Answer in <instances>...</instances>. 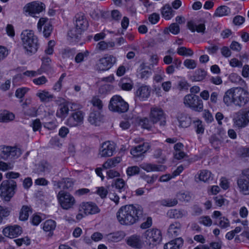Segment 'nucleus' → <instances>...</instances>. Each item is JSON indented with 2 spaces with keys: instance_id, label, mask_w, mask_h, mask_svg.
<instances>
[{
  "instance_id": "51",
  "label": "nucleus",
  "mask_w": 249,
  "mask_h": 249,
  "mask_svg": "<svg viewBox=\"0 0 249 249\" xmlns=\"http://www.w3.org/2000/svg\"><path fill=\"white\" fill-rule=\"evenodd\" d=\"M177 53L181 56H192L194 52L190 48L185 47H180L177 49Z\"/></svg>"
},
{
  "instance_id": "23",
  "label": "nucleus",
  "mask_w": 249,
  "mask_h": 249,
  "mask_svg": "<svg viewBox=\"0 0 249 249\" xmlns=\"http://www.w3.org/2000/svg\"><path fill=\"white\" fill-rule=\"evenodd\" d=\"M115 146L110 142H104L100 149V154L101 157H110L113 155L115 151Z\"/></svg>"
},
{
  "instance_id": "2",
  "label": "nucleus",
  "mask_w": 249,
  "mask_h": 249,
  "mask_svg": "<svg viewBox=\"0 0 249 249\" xmlns=\"http://www.w3.org/2000/svg\"><path fill=\"white\" fill-rule=\"evenodd\" d=\"M223 102L228 106L232 104L235 107H243L249 103V92L241 87L231 88L225 93Z\"/></svg>"
},
{
  "instance_id": "33",
  "label": "nucleus",
  "mask_w": 249,
  "mask_h": 249,
  "mask_svg": "<svg viewBox=\"0 0 249 249\" xmlns=\"http://www.w3.org/2000/svg\"><path fill=\"white\" fill-rule=\"evenodd\" d=\"M42 65L39 69L42 72H51L53 69L51 65V59L48 56H44L41 58Z\"/></svg>"
},
{
  "instance_id": "13",
  "label": "nucleus",
  "mask_w": 249,
  "mask_h": 249,
  "mask_svg": "<svg viewBox=\"0 0 249 249\" xmlns=\"http://www.w3.org/2000/svg\"><path fill=\"white\" fill-rule=\"evenodd\" d=\"M84 113L81 110L72 112L67 119L66 124L70 127H77L83 124Z\"/></svg>"
},
{
  "instance_id": "45",
  "label": "nucleus",
  "mask_w": 249,
  "mask_h": 249,
  "mask_svg": "<svg viewBox=\"0 0 249 249\" xmlns=\"http://www.w3.org/2000/svg\"><path fill=\"white\" fill-rule=\"evenodd\" d=\"M37 96L39 97L41 101L45 102L52 101L54 98L53 94H50L48 91H43L42 92L37 93Z\"/></svg>"
},
{
  "instance_id": "62",
  "label": "nucleus",
  "mask_w": 249,
  "mask_h": 249,
  "mask_svg": "<svg viewBox=\"0 0 249 249\" xmlns=\"http://www.w3.org/2000/svg\"><path fill=\"white\" fill-rule=\"evenodd\" d=\"M183 64L189 69H194L196 67V62L194 59H186L184 61Z\"/></svg>"
},
{
  "instance_id": "53",
  "label": "nucleus",
  "mask_w": 249,
  "mask_h": 249,
  "mask_svg": "<svg viewBox=\"0 0 249 249\" xmlns=\"http://www.w3.org/2000/svg\"><path fill=\"white\" fill-rule=\"evenodd\" d=\"M30 208L27 206H23L19 213V218L21 221L26 220L29 217Z\"/></svg>"
},
{
  "instance_id": "61",
  "label": "nucleus",
  "mask_w": 249,
  "mask_h": 249,
  "mask_svg": "<svg viewBox=\"0 0 249 249\" xmlns=\"http://www.w3.org/2000/svg\"><path fill=\"white\" fill-rule=\"evenodd\" d=\"M14 241L18 246H21L23 244L28 246L31 244V240L28 237L17 239Z\"/></svg>"
},
{
  "instance_id": "20",
  "label": "nucleus",
  "mask_w": 249,
  "mask_h": 249,
  "mask_svg": "<svg viewBox=\"0 0 249 249\" xmlns=\"http://www.w3.org/2000/svg\"><path fill=\"white\" fill-rule=\"evenodd\" d=\"M43 26H44L43 31V36L46 38L50 36L53 29V26L49 21L48 18H41L39 19L37 23V29L38 31H41Z\"/></svg>"
},
{
  "instance_id": "4",
  "label": "nucleus",
  "mask_w": 249,
  "mask_h": 249,
  "mask_svg": "<svg viewBox=\"0 0 249 249\" xmlns=\"http://www.w3.org/2000/svg\"><path fill=\"white\" fill-rule=\"evenodd\" d=\"M17 188L14 180H4L0 185V196L2 200L9 202L14 196Z\"/></svg>"
},
{
  "instance_id": "5",
  "label": "nucleus",
  "mask_w": 249,
  "mask_h": 249,
  "mask_svg": "<svg viewBox=\"0 0 249 249\" xmlns=\"http://www.w3.org/2000/svg\"><path fill=\"white\" fill-rule=\"evenodd\" d=\"M144 241L149 249H153L161 241V233L157 229L146 230L143 234Z\"/></svg>"
},
{
  "instance_id": "12",
  "label": "nucleus",
  "mask_w": 249,
  "mask_h": 249,
  "mask_svg": "<svg viewBox=\"0 0 249 249\" xmlns=\"http://www.w3.org/2000/svg\"><path fill=\"white\" fill-rule=\"evenodd\" d=\"M21 153L19 149L14 147L4 146L2 148L0 156L1 159L6 160H13L18 158Z\"/></svg>"
},
{
  "instance_id": "60",
  "label": "nucleus",
  "mask_w": 249,
  "mask_h": 249,
  "mask_svg": "<svg viewBox=\"0 0 249 249\" xmlns=\"http://www.w3.org/2000/svg\"><path fill=\"white\" fill-rule=\"evenodd\" d=\"M178 199L182 202H189L191 199V196L188 193H179L178 194Z\"/></svg>"
},
{
  "instance_id": "29",
  "label": "nucleus",
  "mask_w": 249,
  "mask_h": 249,
  "mask_svg": "<svg viewBox=\"0 0 249 249\" xmlns=\"http://www.w3.org/2000/svg\"><path fill=\"white\" fill-rule=\"evenodd\" d=\"M184 241L181 237L176 238L164 245V249H180L183 245Z\"/></svg>"
},
{
  "instance_id": "40",
  "label": "nucleus",
  "mask_w": 249,
  "mask_h": 249,
  "mask_svg": "<svg viewBox=\"0 0 249 249\" xmlns=\"http://www.w3.org/2000/svg\"><path fill=\"white\" fill-rule=\"evenodd\" d=\"M56 227V222L55 221L50 219L46 220L43 224V229L46 232H49V234L52 235L53 231Z\"/></svg>"
},
{
  "instance_id": "42",
  "label": "nucleus",
  "mask_w": 249,
  "mask_h": 249,
  "mask_svg": "<svg viewBox=\"0 0 249 249\" xmlns=\"http://www.w3.org/2000/svg\"><path fill=\"white\" fill-rule=\"evenodd\" d=\"M82 32L81 30L75 27L68 32V35L71 38L72 41H76L80 38Z\"/></svg>"
},
{
  "instance_id": "52",
  "label": "nucleus",
  "mask_w": 249,
  "mask_h": 249,
  "mask_svg": "<svg viewBox=\"0 0 249 249\" xmlns=\"http://www.w3.org/2000/svg\"><path fill=\"white\" fill-rule=\"evenodd\" d=\"M209 141L212 146L215 149H219L221 144V141L215 135H212L209 138Z\"/></svg>"
},
{
  "instance_id": "47",
  "label": "nucleus",
  "mask_w": 249,
  "mask_h": 249,
  "mask_svg": "<svg viewBox=\"0 0 249 249\" xmlns=\"http://www.w3.org/2000/svg\"><path fill=\"white\" fill-rule=\"evenodd\" d=\"M193 124L197 134H203L204 132L205 127L202 121L199 119H197L194 121Z\"/></svg>"
},
{
  "instance_id": "46",
  "label": "nucleus",
  "mask_w": 249,
  "mask_h": 249,
  "mask_svg": "<svg viewBox=\"0 0 249 249\" xmlns=\"http://www.w3.org/2000/svg\"><path fill=\"white\" fill-rule=\"evenodd\" d=\"M153 156L155 159H159V160L158 162L160 164L164 163L166 160L165 157L162 155V150L160 148L155 149Z\"/></svg>"
},
{
  "instance_id": "59",
  "label": "nucleus",
  "mask_w": 249,
  "mask_h": 249,
  "mask_svg": "<svg viewBox=\"0 0 249 249\" xmlns=\"http://www.w3.org/2000/svg\"><path fill=\"white\" fill-rule=\"evenodd\" d=\"M66 76V73H63L58 80L55 83L53 86V89L57 92L59 91L62 88V83L64 78Z\"/></svg>"
},
{
  "instance_id": "31",
  "label": "nucleus",
  "mask_w": 249,
  "mask_h": 249,
  "mask_svg": "<svg viewBox=\"0 0 249 249\" xmlns=\"http://www.w3.org/2000/svg\"><path fill=\"white\" fill-rule=\"evenodd\" d=\"M167 214L170 218L180 219L187 215V212L182 209H171L169 210Z\"/></svg>"
},
{
  "instance_id": "32",
  "label": "nucleus",
  "mask_w": 249,
  "mask_h": 249,
  "mask_svg": "<svg viewBox=\"0 0 249 249\" xmlns=\"http://www.w3.org/2000/svg\"><path fill=\"white\" fill-rule=\"evenodd\" d=\"M75 27L82 31L88 26V21L82 14H77L75 17Z\"/></svg>"
},
{
  "instance_id": "6",
  "label": "nucleus",
  "mask_w": 249,
  "mask_h": 249,
  "mask_svg": "<svg viewBox=\"0 0 249 249\" xmlns=\"http://www.w3.org/2000/svg\"><path fill=\"white\" fill-rule=\"evenodd\" d=\"M185 107L196 112H201L203 109V104L202 100L197 95L194 94L186 95L183 99Z\"/></svg>"
},
{
  "instance_id": "58",
  "label": "nucleus",
  "mask_w": 249,
  "mask_h": 249,
  "mask_svg": "<svg viewBox=\"0 0 249 249\" xmlns=\"http://www.w3.org/2000/svg\"><path fill=\"white\" fill-rule=\"evenodd\" d=\"M75 51L74 49L66 48L62 51V57L64 58H69L74 55Z\"/></svg>"
},
{
  "instance_id": "55",
  "label": "nucleus",
  "mask_w": 249,
  "mask_h": 249,
  "mask_svg": "<svg viewBox=\"0 0 249 249\" xmlns=\"http://www.w3.org/2000/svg\"><path fill=\"white\" fill-rule=\"evenodd\" d=\"M229 80L233 83L240 84L242 85V83H244L245 81L242 78L235 73H231L229 77Z\"/></svg>"
},
{
  "instance_id": "30",
  "label": "nucleus",
  "mask_w": 249,
  "mask_h": 249,
  "mask_svg": "<svg viewBox=\"0 0 249 249\" xmlns=\"http://www.w3.org/2000/svg\"><path fill=\"white\" fill-rule=\"evenodd\" d=\"M70 105L67 103L61 104L56 111V115L57 117L64 119L65 118L70 111L69 106Z\"/></svg>"
},
{
  "instance_id": "26",
  "label": "nucleus",
  "mask_w": 249,
  "mask_h": 249,
  "mask_svg": "<svg viewBox=\"0 0 249 249\" xmlns=\"http://www.w3.org/2000/svg\"><path fill=\"white\" fill-rule=\"evenodd\" d=\"M140 167L144 171L150 172L152 171H164L165 167L161 165H157L149 163H143L140 165Z\"/></svg>"
},
{
  "instance_id": "10",
  "label": "nucleus",
  "mask_w": 249,
  "mask_h": 249,
  "mask_svg": "<svg viewBox=\"0 0 249 249\" xmlns=\"http://www.w3.org/2000/svg\"><path fill=\"white\" fill-rule=\"evenodd\" d=\"M45 5L42 2L39 3L36 1H33L27 4L23 8L24 12L28 13V14L33 17H37L36 15L45 10Z\"/></svg>"
},
{
  "instance_id": "38",
  "label": "nucleus",
  "mask_w": 249,
  "mask_h": 249,
  "mask_svg": "<svg viewBox=\"0 0 249 249\" xmlns=\"http://www.w3.org/2000/svg\"><path fill=\"white\" fill-rule=\"evenodd\" d=\"M121 161V159L119 157H114L108 159L103 164V167L107 169L115 167Z\"/></svg>"
},
{
  "instance_id": "28",
  "label": "nucleus",
  "mask_w": 249,
  "mask_h": 249,
  "mask_svg": "<svg viewBox=\"0 0 249 249\" xmlns=\"http://www.w3.org/2000/svg\"><path fill=\"white\" fill-rule=\"evenodd\" d=\"M182 225L178 221H175L170 225L168 229V233L172 236L176 237L181 232Z\"/></svg>"
},
{
  "instance_id": "48",
  "label": "nucleus",
  "mask_w": 249,
  "mask_h": 249,
  "mask_svg": "<svg viewBox=\"0 0 249 249\" xmlns=\"http://www.w3.org/2000/svg\"><path fill=\"white\" fill-rule=\"evenodd\" d=\"M178 203L176 198H166L161 199L160 201L161 205L165 207H171L176 206Z\"/></svg>"
},
{
  "instance_id": "54",
  "label": "nucleus",
  "mask_w": 249,
  "mask_h": 249,
  "mask_svg": "<svg viewBox=\"0 0 249 249\" xmlns=\"http://www.w3.org/2000/svg\"><path fill=\"white\" fill-rule=\"evenodd\" d=\"M52 168L51 165L46 161H42L38 165V170L41 172H50Z\"/></svg>"
},
{
  "instance_id": "21",
  "label": "nucleus",
  "mask_w": 249,
  "mask_h": 249,
  "mask_svg": "<svg viewBox=\"0 0 249 249\" xmlns=\"http://www.w3.org/2000/svg\"><path fill=\"white\" fill-rule=\"evenodd\" d=\"M126 244L130 247L137 249H141L143 246V242L140 235L133 234L126 239Z\"/></svg>"
},
{
  "instance_id": "3",
  "label": "nucleus",
  "mask_w": 249,
  "mask_h": 249,
  "mask_svg": "<svg viewBox=\"0 0 249 249\" xmlns=\"http://www.w3.org/2000/svg\"><path fill=\"white\" fill-rule=\"evenodd\" d=\"M22 45L25 53L29 55L35 54L39 47L37 37L32 30H24L21 34Z\"/></svg>"
},
{
  "instance_id": "17",
  "label": "nucleus",
  "mask_w": 249,
  "mask_h": 249,
  "mask_svg": "<svg viewBox=\"0 0 249 249\" xmlns=\"http://www.w3.org/2000/svg\"><path fill=\"white\" fill-rule=\"evenodd\" d=\"M100 211L98 207L91 202H82L79 206V212H83L85 215L96 214Z\"/></svg>"
},
{
  "instance_id": "7",
  "label": "nucleus",
  "mask_w": 249,
  "mask_h": 249,
  "mask_svg": "<svg viewBox=\"0 0 249 249\" xmlns=\"http://www.w3.org/2000/svg\"><path fill=\"white\" fill-rule=\"evenodd\" d=\"M128 104L119 95L113 96L108 105V108L110 110L118 113L125 112L128 109Z\"/></svg>"
},
{
  "instance_id": "64",
  "label": "nucleus",
  "mask_w": 249,
  "mask_h": 249,
  "mask_svg": "<svg viewBox=\"0 0 249 249\" xmlns=\"http://www.w3.org/2000/svg\"><path fill=\"white\" fill-rule=\"evenodd\" d=\"M89 52L88 51H86L84 53H78L75 57V61L77 63H79L84 61V57H87L89 55Z\"/></svg>"
},
{
  "instance_id": "8",
  "label": "nucleus",
  "mask_w": 249,
  "mask_h": 249,
  "mask_svg": "<svg viewBox=\"0 0 249 249\" xmlns=\"http://www.w3.org/2000/svg\"><path fill=\"white\" fill-rule=\"evenodd\" d=\"M57 197L61 207L65 210L72 208L75 203L74 197L69 193L64 191L59 192Z\"/></svg>"
},
{
  "instance_id": "16",
  "label": "nucleus",
  "mask_w": 249,
  "mask_h": 249,
  "mask_svg": "<svg viewBox=\"0 0 249 249\" xmlns=\"http://www.w3.org/2000/svg\"><path fill=\"white\" fill-rule=\"evenodd\" d=\"M150 147V146L148 143H143L133 147L131 150L130 153L134 158L142 160L144 157V154Z\"/></svg>"
},
{
  "instance_id": "49",
  "label": "nucleus",
  "mask_w": 249,
  "mask_h": 249,
  "mask_svg": "<svg viewBox=\"0 0 249 249\" xmlns=\"http://www.w3.org/2000/svg\"><path fill=\"white\" fill-rule=\"evenodd\" d=\"M10 213L11 210L9 208L0 205V224L2 223L4 218L10 215Z\"/></svg>"
},
{
  "instance_id": "44",
  "label": "nucleus",
  "mask_w": 249,
  "mask_h": 249,
  "mask_svg": "<svg viewBox=\"0 0 249 249\" xmlns=\"http://www.w3.org/2000/svg\"><path fill=\"white\" fill-rule=\"evenodd\" d=\"M156 124L155 122L153 121L152 120L149 119L147 117H144L142 119H141L139 121L140 125L144 129H146L148 130H150L153 124Z\"/></svg>"
},
{
  "instance_id": "50",
  "label": "nucleus",
  "mask_w": 249,
  "mask_h": 249,
  "mask_svg": "<svg viewBox=\"0 0 249 249\" xmlns=\"http://www.w3.org/2000/svg\"><path fill=\"white\" fill-rule=\"evenodd\" d=\"M119 86L125 90H130L133 87L132 82L130 80L122 79L119 83Z\"/></svg>"
},
{
  "instance_id": "27",
  "label": "nucleus",
  "mask_w": 249,
  "mask_h": 249,
  "mask_svg": "<svg viewBox=\"0 0 249 249\" xmlns=\"http://www.w3.org/2000/svg\"><path fill=\"white\" fill-rule=\"evenodd\" d=\"M125 235L124 231H118L106 234L105 238L109 242H117L122 240Z\"/></svg>"
},
{
  "instance_id": "56",
  "label": "nucleus",
  "mask_w": 249,
  "mask_h": 249,
  "mask_svg": "<svg viewBox=\"0 0 249 249\" xmlns=\"http://www.w3.org/2000/svg\"><path fill=\"white\" fill-rule=\"evenodd\" d=\"M140 168L137 166H132L127 167L126 170V175L130 177L139 174Z\"/></svg>"
},
{
  "instance_id": "15",
  "label": "nucleus",
  "mask_w": 249,
  "mask_h": 249,
  "mask_svg": "<svg viewBox=\"0 0 249 249\" xmlns=\"http://www.w3.org/2000/svg\"><path fill=\"white\" fill-rule=\"evenodd\" d=\"M112 186L115 187L118 193H123L122 198L125 199L126 197H130L131 196L129 192H127L128 186L123 179L121 178L116 179L112 182Z\"/></svg>"
},
{
  "instance_id": "41",
  "label": "nucleus",
  "mask_w": 249,
  "mask_h": 249,
  "mask_svg": "<svg viewBox=\"0 0 249 249\" xmlns=\"http://www.w3.org/2000/svg\"><path fill=\"white\" fill-rule=\"evenodd\" d=\"M231 13V9L226 5H222L218 7L215 10L213 16L223 17L228 15Z\"/></svg>"
},
{
  "instance_id": "63",
  "label": "nucleus",
  "mask_w": 249,
  "mask_h": 249,
  "mask_svg": "<svg viewBox=\"0 0 249 249\" xmlns=\"http://www.w3.org/2000/svg\"><path fill=\"white\" fill-rule=\"evenodd\" d=\"M199 223L206 226H210L212 224V220L209 216H204L199 217Z\"/></svg>"
},
{
  "instance_id": "18",
  "label": "nucleus",
  "mask_w": 249,
  "mask_h": 249,
  "mask_svg": "<svg viewBox=\"0 0 249 249\" xmlns=\"http://www.w3.org/2000/svg\"><path fill=\"white\" fill-rule=\"evenodd\" d=\"M22 232V228L17 225H9L2 230L3 234L7 237L14 238L20 235Z\"/></svg>"
},
{
  "instance_id": "24",
  "label": "nucleus",
  "mask_w": 249,
  "mask_h": 249,
  "mask_svg": "<svg viewBox=\"0 0 249 249\" xmlns=\"http://www.w3.org/2000/svg\"><path fill=\"white\" fill-rule=\"evenodd\" d=\"M177 119L179 124V126L181 127L187 128L191 124V118L186 113L178 112L177 115Z\"/></svg>"
},
{
  "instance_id": "14",
  "label": "nucleus",
  "mask_w": 249,
  "mask_h": 249,
  "mask_svg": "<svg viewBox=\"0 0 249 249\" xmlns=\"http://www.w3.org/2000/svg\"><path fill=\"white\" fill-rule=\"evenodd\" d=\"M117 61L116 57L109 55L99 59L97 67L100 71H106L110 69Z\"/></svg>"
},
{
  "instance_id": "1",
  "label": "nucleus",
  "mask_w": 249,
  "mask_h": 249,
  "mask_svg": "<svg viewBox=\"0 0 249 249\" xmlns=\"http://www.w3.org/2000/svg\"><path fill=\"white\" fill-rule=\"evenodd\" d=\"M143 213V208L139 205H125L120 208L117 212L116 217L121 225L131 226L142 218Z\"/></svg>"
},
{
  "instance_id": "39",
  "label": "nucleus",
  "mask_w": 249,
  "mask_h": 249,
  "mask_svg": "<svg viewBox=\"0 0 249 249\" xmlns=\"http://www.w3.org/2000/svg\"><path fill=\"white\" fill-rule=\"evenodd\" d=\"M89 122L92 124L97 125L101 121V113L99 111H93L90 113L89 118Z\"/></svg>"
},
{
  "instance_id": "9",
  "label": "nucleus",
  "mask_w": 249,
  "mask_h": 249,
  "mask_svg": "<svg viewBox=\"0 0 249 249\" xmlns=\"http://www.w3.org/2000/svg\"><path fill=\"white\" fill-rule=\"evenodd\" d=\"M239 191L244 195H249V169L244 170L237 180Z\"/></svg>"
},
{
  "instance_id": "35",
  "label": "nucleus",
  "mask_w": 249,
  "mask_h": 249,
  "mask_svg": "<svg viewBox=\"0 0 249 249\" xmlns=\"http://www.w3.org/2000/svg\"><path fill=\"white\" fill-rule=\"evenodd\" d=\"M175 12L169 4H165L161 9L162 16L166 20L171 18L175 15Z\"/></svg>"
},
{
  "instance_id": "57",
  "label": "nucleus",
  "mask_w": 249,
  "mask_h": 249,
  "mask_svg": "<svg viewBox=\"0 0 249 249\" xmlns=\"http://www.w3.org/2000/svg\"><path fill=\"white\" fill-rule=\"evenodd\" d=\"M91 103L94 107H96L98 111L102 109L103 104L101 100L98 96H94L91 100Z\"/></svg>"
},
{
  "instance_id": "22",
  "label": "nucleus",
  "mask_w": 249,
  "mask_h": 249,
  "mask_svg": "<svg viewBox=\"0 0 249 249\" xmlns=\"http://www.w3.org/2000/svg\"><path fill=\"white\" fill-rule=\"evenodd\" d=\"M150 92L151 88L149 86L142 85L138 88L135 95L140 101H144L149 98Z\"/></svg>"
},
{
  "instance_id": "25",
  "label": "nucleus",
  "mask_w": 249,
  "mask_h": 249,
  "mask_svg": "<svg viewBox=\"0 0 249 249\" xmlns=\"http://www.w3.org/2000/svg\"><path fill=\"white\" fill-rule=\"evenodd\" d=\"M233 125L238 128H242L247 126L249 123L244 118L242 112H238L236 116L233 119Z\"/></svg>"
},
{
  "instance_id": "37",
  "label": "nucleus",
  "mask_w": 249,
  "mask_h": 249,
  "mask_svg": "<svg viewBox=\"0 0 249 249\" xmlns=\"http://www.w3.org/2000/svg\"><path fill=\"white\" fill-rule=\"evenodd\" d=\"M75 180L72 178H65L58 182V186L59 188H63L64 189H72Z\"/></svg>"
},
{
  "instance_id": "19",
  "label": "nucleus",
  "mask_w": 249,
  "mask_h": 249,
  "mask_svg": "<svg viewBox=\"0 0 249 249\" xmlns=\"http://www.w3.org/2000/svg\"><path fill=\"white\" fill-rule=\"evenodd\" d=\"M205 22V20L202 19L196 21L190 20L187 22V26L192 32L196 31L198 33L204 34L206 30Z\"/></svg>"
},
{
  "instance_id": "43",
  "label": "nucleus",
  "mask_w": 249,
  "mask_h": 249,
  "mask_svg": "<svg viewBox=\"0 0 249 249\" xmlns=\"http://www.w3.org/2000/svg\"><path fill=\"white\" fill-rule=\"evenodd\" d=\"M199 178L204 182H209L213 179V176L210 171L203 170L200 171Z\"/></svg>"
},
{
  "instance_id": "11",
  "label": "nucleus",
  "mask_w": 249,
  "mask_h": 249,
  "mask_svg": "<svg viewBox=\"0 0 249 249\" xmlns=\"http://www.w3.org/2000/svg\"><path fill=\"white\" fill-rule=\"evenodd\" d=\"M149 117L156 124L159 123L160 126H164L166 124L165 114L160 108H151Z\"/></svg>"
},
{
  "instance_id": "34",
  "label": "nucleus",
  "mask_w": 249,
  "mask_h": 249,
  "mask_svg": "<svg viewBox=\"0 0 249 249\" xmlns=\"http://www.w3.org/2000/svg\"><path fill=\"white\" fill-rule=\"evenodd\" d=\"M207 76V71L204 69H198L196 70L191 76V79L193 81L200 82L202 81Z\"/></svg>"
},
{
  "instance_id": "36",
  "label": "nucleus",
  "mask_w": 249,
  "mask_h": 249,
  "mask_svg": "<svg viewBox=\"0 0 249 249\" xmlns=\"http://www.w3.org/2000/svg\"><path fill=\"white\" fill-rule=\"evenodd\" d=\"M15 115L7 110L0 111V122L7 123L15 119Z\"/></svg>"
}]
</instances>
